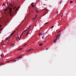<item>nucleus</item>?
I'll list each match as a JSON object with an SVG mask.
<instances>
[{"mask_svg": "<svg viewBox=\"0 0 76 76\" xmlns=\"http://www.w3.org/2000/svg\"><path fill=\"white\" fill-rule=\"evenodd\" d=\"M62 15H62L61 16L62 17Z\"/></svg>", "mask_w": 76, "mask_h": 76, "instance_id": "4d7b16f0", "label": "nucleus"}, {"mask_svg": "<svg viewBox=\"0 0 76 76\" xmlns=\"http://www.w3.org/2000/svg\"><path fill=\"white\" fill-rule=\"evenodd\" d=\"M30 51V49H29L28 50V52H29Z\"/></svg>", "mask_w": 76, "mask_h": 76, "instance_id": "a878e982", "label": "nucleus"}, {"mask_svg": "<svg viewBox=\"0 0 76 76\" xmlns=\"http://www.w3.org/2000/svg\"><path fill=\"white\" fill-rule=\"evenodd\" d=\"M43 5H45V4H44Z\"/></svg>", "mask_w": 76, "mask_h": 76, "instance_id": "8fccbe9b", "label": "nucleus"}, {"mask_svg": "<svg viewBox=\"0 0 76 76\" xmlns=\"http://www.w3.org/2000/svg\"><path fill=\"white\" fill-rule=\"evenodd\" d=\"M18 59V58H15V59Z\"/></svg>", "mask_w": 76, "mask_h": 76, "instance_id": "3c124183", "label": "nucleus"}, {"mask_svg": "<svg viewBox=\"0 0 76 76\" xmlns=\"http://www.w3.org/2000/svg\"><path fill=\"white\" fill-rule=\"evenodd\" d=\"M9 12H10L9 14L10 15V16H11L13 15V14H11V13L12 12V8L11 7H9Z\"/></svg>", "mask_w": 76, "mask_h": 76, "instance_id": "f257e3e1", "label": "nucleus"}, {"mask_svg": "<svg viewBox=\"0 0 76 76\" xmlns=\"http://www.w3.org/2000/svg\"><path fill=\"white\" fill-rule=\"evenodd\" d=\"M36 19V18H33L32 20H35Z\"/></svg>", "mask_w": 76, "mask_h": 76, "instance_id": "2eb2a0df", "label": "nucleus"}, {"mask_svg": "<svg viewBox=\"0 0 76 76\" xmlns=\"http://www.w3.org/2000/svg\"><path fill=\"white\" fill-rule=\"evenodd\" d=\"M7 43H9V42H7Z\"/></svg>", "mask_w": 76, "mask_h": 76, "instance_id": "5fc2aeb1", "label": "nucleus"}, {"mask_svg": "<svg viewBox=\"0 0 76 76\" xmlns=\"http://www.w3.org/2000/svg\"><path fill=\"white\" fill-rule=\"evenodd\" d=\"M36 12H37V13H38V12L37 11V10H36Z\"/></svg>", "mask_w": 76, "mask_h": 76, "instance_id": "cd10ccee", "label": "nucleus"}, {"mask_svg": "<svg viewBox=\"0 0 76 76\" xmlns=\"http://www.w3.org/2000/svg\"><path fill=\"white\" fill-rule=\"evenodd\" d=\"M16 32V31H15L14 32H13V33H15Z\"/></svg>", "mask_w": 76, "mask_h": 76, "instance_id": "e433bc0d", "label": "nucleus"}, {"mask_svg": "<svg viewBox=\"0 0 76 76\" xmlns=\"http://www.w3.org/2000/svg\"><path fill=\"white\" fill-rule=\"evenodd\" d=\"M34 7V5H32V7Z\"/></svg>", "mask_w": 76, "mask_h": 76, "instance_id": "473e14b6", "label": "nucleus"}, {"mask_svg": "<svg viewBox=\"0 0 76 76\" xmlns=\"http://www.w3.org/2000/svg\"><path fill=\"white\" fill-rule=\"evenodd\" d=\"M45 9H46V10H47V11H48V9H47L46 8H45Z\"/></svg>", "mask_w": 76, "mask_h": 76, "instance_id": "c9c22d12", "label": "nucleus"}, {"mask_svg": "<svg viewBox=\"0 0 76 76\" xmlns=\"http://www.w3.org/2000/svg\"><path fill=\"white\" fill-rule=\"evenodd\" d=\"M3 64H4L3 63H1V62L0 63V65H3Z\"/></svg>", "mask_w": 76, "mask_h": 76, "instance_id": "6e6552de", "label": "nucleus"}, {"mask_svg": "<svg viewBox=\"0 0 76 76\" xmlns=\"http://www.w3.org/2000/svg\"><path fill=\"white\" fill-rule=\"evenodd\" d=\"M15 61V60H13V61Z\"/></svg>", "mask_w": 76, "mask_h": 76, "instance_id": "79ce46f5", "label": "nucleus"}, {"mask_svg": "<svg viewBox=\"0 0 76 76\" xmlns=\"http://www.w3.org/2000/svg\"><path fill=\"white\" fill-rule=\"evenodd\" d=\"M22 56H20L19 57V58H22Z\"/></svg>", "mask_w": 76, "mask_h": 76, "instance_id": "f8f14e48", "label": "nucleus"}, {"mask_svg": "<svg viewBox=\"0 0 76 76\" xmlns=\"http://www.w3.org/2000/svg\"><path fill=\"white\" fill-rule=\"evenodd\" d=\"M73 2V1H71L70 2V3L72 4Z\"/></svg>", "mask_w": 76, "mask_h": 76, "instance_id": "f3484780", "label": "nucleus"}, {"mask_svg": "<svg viewBox=\"0 0 76 76\" xmlns=\"http://www.w3.org/2000/svg\"><path fill=\"white\" fill-rule=\"evenodd\" d=\"M48 48H47V49H46V50H48Z\"/></svg>", "mask_w": 76, "mask_h": 76, "instance_id": "49530a36", "label": "nucleus"}, {"mask_svg": "<svg viewBox=\"0 0 76 76\" xmlns=\"http://www.w3.org/2000/svg\"><path fill=\"white\" fill-rule=\"evenodd\" d=\"M27 45V44H26L24 46H25L26 45Z\"/></svg>", "mask_w": 76, "mask_h": 76, "instance_id": "a19ab883", "label": "nucleus"}, {"mask_svg": "<svg viewBox=\"0 0 76 76\" xmlns=\"http://www.w3.org/2000/svg\"><path fill=\"white\" fill-rule=\"evenodd\" d=\"M18 60H15V62H16V61H18Z\"/></svg>", "mask_w": 76, "mask_h": 76, "instance_id": "412c9836", "label": "nucleus"}, {"mask_svg": "<svg viewBox=\"0 0 76 76\" xmlns=\"http://www.w3.org/2000/svg\"><path fill=\"white\" fill-rule=\"evenodd\" d=\"M16 6L14 8H13V9L14 10L15 9V8H16Z\"/></svg>", "mask_w": 76, "mask_h": 76, "instance_id": "b1692460", "label": "nucleus"}, {"mask_svg": "<svg viewBox=\"0 0 76 76\" xmlns=\"http://www.w3.org/2000/svg\"><path fill=\"white\" fill-rule=\"evenodd\" d=\"M31 26V25L29 26V28H30Z\"/></svg>", "mask_w": 76, "mask_h": 76, "instance_id": "4c0bfd02", "label": "nucleus"}, {"mask_svg": "<svg viewBox=\"0 0 76 76\" xmlns=\"http://www.w3.org/2000/svg\"><path fill=\"white\" fill-rule=\"evenodd\" d=\"M14 34V33H12L11 34H10V36H12L13 34Z\"/></svg>", "mask_w": 76, "mask_h": 76, "instance_id": "0eeeda50", "label": "nucleus"}, {"mask_svg": "<svg viewBox=\"0 0 76 76\" xmlns=\"http://www.w3.org/2000/svg\"><path fill=\"white\" fill-rule=\"evenodd\" d=\"M5 5V4H3V6H4Z\"/></svg>", "mask_w": 76, "mask_h": 76, "instance_id": "2f4dec72", "label": "nucleus"}, {"mask_svg": "<svg viewBox=\"0 0 76 76\" xmlns=\"http://www.w3.org/2000/svg\"><path fill=\"white\" fill-rule=\"evenodd\" d=\"M14 43H13V44H12V45H14Z\"/></svg>", "mask_w": 76, "mask_h": 76, "instance_id": "37998d69", "label": "nucleus"}, {"mask_svg": "<svg viewBox=\"0 0 76 76\" xmlns=\"http://www.w3.org/2000/svg\"><path fill=\"white\" fill-rule=\"evenodd\" d=\"M3 29V28H1V29H0V31H1V30H2Z\"/></svg>", "mask_w": 76, "mask_h": 76, "instance_id": "6ab92c4d", "label": "nucleus"}, {"mask_svg": "<svg viewBox=\"0 0 76 76\" xmlns=\"http://www.w3.org/2000/svg\"><path fill=\"white\" fill-rule=\"evenodd\" d=\"M19 40H20V38H19Z\"/></svg>", "mask_w": 76, "mask_h": 76, "instance_id": "09e8293b", "label": "nucleus"}, {"mask_svg": "<svg viewBox=\"0 0 76 76\" xmlns=\"http://www.w3.org/2000/svg\"><path fill=\"white\" fill-rule=\"evenodd\" d=\"M44 38V36H42V39H43Z\"/></svg>", "mask_w": 76, "mask_h": 76, "instance_id": "58836bf2", "label": "nucleus"}, {"mask_svg": "<svg viewBox=\"0 0 76 76\" xmlns=\"http://www.w3.org/2000/svg\"><path fill=\"white\" fill-rule=\"evenodd\" d=\"M57 13H58V12H57Z\"/></svg>", "mask_w": 76, "mask_h": 76, "instance_id": "13d9d810", "label": "nucleus"}, {"mask_svg": "<svg viewBox=\"0 0 76 76\" xmlns=\"http://www.w3.org/2000/svg\"><path fill=\"white\" fill-rule=\"evenodd\" d=\"M1 57L3 58V57H4V55H1Z\"/></svg>", "mask_w": 76, "mask_h": 76, "instance_id": "9b49d317", "label": "nucleus"}, {"mask_svg": "<svg viewBox=\"0 0 76 76\" xmlns=\"http://www.w3.org/2000/svg\"><path fill=\"white\" fill-rule=\"evenodd\" d=\"M11 46H12V47H13L14 46V45L13 46V45H11Z\"/></svg>", "mask_w": 76, "mask_h": 76, "instance_id": "72a5a7b5", "label": "nucleus"}, {"mask_svg": "<svg viewBox=\"0 0 76 76\" xmlns=\"http://www.w3.org/2000/svg\"><path fill=\"white\" fill-rule=\"evenodd\" d=\"M19 8V7H18L15 10V12H16V11H18V8Z\"/></svg>", "mask_w": 76, "mask_h": 76, "instance_id": "39448f33", "label": "nucleus"}, {"mask_svg": "<svg viewBox=\"0 0 76 76\" xmlns=\"http://www.w3.org/2000/svg\"><path fill=\"white\" fill-rule=\"evenodd\" d=\"M57 13H58V12H57Z\"/></svg>", "mask_w": 76, "mask_h": 76, "instance_id": "bf43d9fd", "label": "nucleus"}, {"mask_svg": "<svg viewBox=\"0 0 76 76\" xmlns=\"http://www.w3.org/2000/svg\"><path fill=\"white\" fill-rule=\"evenodd\" d=\"M27 30V29H26V30H24L23 32V33H24V32H26V31Z\"/></svg>", "mask_w": 76, "mask_h": 76, "instance_id": "1a4fd4ad", "label": "nucleus"}, {"mask_svg": "<svg viewBox=\"0 0 76 76\" xmlns=\"http://www.w3.org/2000/svg\"><path fill=\"white\" fill-rule=\"evenodd\" d=\"M48 22L46 23H45V25H47V24H48Z\"/></svg>", "mask_w": 76, "mask_h": 76, "instance_id": "a211bd4d", "label": "nucleus"}, {"mask_svg": "<svg viewBox=\"0 0 76 76\" xmlns=\"http://www.w3.org/2000/svg\"><path fill=\"white\" fill-rule=\"evenodd\" d=\"M2 25H0V28H1V27H2Z\"/></svg>", "mask_w": 76, "mask_h": 76, "instance_id": "c85d7f7f", "label": "nucleus"}, {"mask_svg": "<svg viewBox=\"0 0 76 76\" xmlns=\"http://www.w3.org/2000/svg\"><path fill=\"white\" fill-rule=\"evenodd\" d=\"M60 34H59V35H58V37H57L56 38V40H54V42L55 43H56V41L57 39H58V38H59L60 37Z\"/></svg>", "mask_w": 76, "mask_h": 76, "instance_id": "f03ea898", "label": "nucleus"}, {"mask_svg": "<svg viewBox=\"0 0 76 76\" xmlns=\"http://www.w3.org/2000/svg\"><path fill=\"white\" fill-rule=\"evenodd\" d=\"M30 28H29V27H28V31L29 30Z\"/></svg>", "mask_w": 76, "mask_h": 76, "instance_id": "c756f323", "label": "nucleus"}, {"mask_svg": "<svg viewBox=\"0 0 76 76\" xmlns=\"http://www.w3.org/2000/svg\"><path fill=\"white\" fill-rule=\"evenodd\" d=\"M18 38L19 39V38H20V37H18Z\"/></svg>", "mask_w": 76, "mask_h": 76, "instance_id": "a18cd8bd", "label": "nucleus"}, {"mask_svg": "<svg viewBox=\"0 0 76 76\" xmlns=\"http://www.w3.org/2000/svg\"><path fill=\"white\" fill-rule=\"evenodd\" d=\"M54 27V26H51V27H50V29H51L52 28Z\"/></svg>", "mask_w": 76, "mask_h": 76, "instance_id": "aec40b11", "label": "nucleus"}, {"mask_svg": "<svg viewBox=\"0 0 76 76\" xmlns=\"http://www.w3.org/2000/svg\"><path fill=\"white\" fill-rule=\"evenodd\" d=\"M34 3V2L32 3L31 4V5H32Z\"/></svg>", "mask_w": 76, "mask_h": 76, "instance_id": "bb28decb", "label": "nucleus"}, {"mask_svg": "<svg viewBox=\"0 0 76 76\" xmlns=\"http://www.w3.org/2000/svg\"><path fill=\"white\" fill-rule=\"evenodd\" d=\"M18 29H17V31H18Z\"/></svg>", "mask_w": 76, "mask_h": 76, "instance_id": "864d4df0", "label": "nucleus"}, {"mask_svg": "<svg viewBox=\"0 0 76 76\" xmlns=\"http://www.w3.org/2000/svg\"><path fill=\"white\" fill-rule=\"evenodd\" d=\"M46 32L45 33V34H43V36H45L46 35Z\"/></svg>", "mask_w": 76, "mask_h": 76, "instance_id": "9d476101", "label": "nucleus"}, {"mask_svg": "<svg viewBox=\"0 0 76 76\" xmlns=\"http://www.w3.org/2000/svg\"><path fill=\"white\" fill-rule=\"evenodd\" d=\"M10 6L11 7H12V5L11 4H10L9 5L8 7H10Z\"/></svg>", "mask_w": 76, "mask_h": 76, "instance_id": "20e7f679", "label": "nucleus"}, {"mask_svg": "<svg viewBox=\"0 0 76 76\" xmlns=\"http://www.w3.org/2000/svg\"><path fill=\"white\" fill-rule=\"evenodd\" d=\"M38 35H39V36H40V35H42V34L41 33H39Z\"/></svg>", "mask_w": 76, "mask_h": 76, "instance_id": "423d86ee", "label": "nucleus"}, {"mask_svg": "<svg viewBox=\"0 0 76 76\" xmlns=\"http://www.w3.org/2000/svg\"><path fill=\"white\" fill-rule=\"evenodd\" d=\"M28 32H27V34H26V36L28 35Z\"/></svg>", "mask_w": 76, "mask_h": 76, "instance_id": "ddd939ff", "label": "nucleus"}, {"mask_svg": "<svg viewBox=\"0 0 76 76\" xmlns=\"http://www.w3.org/2000/svg\"><path fill=\"white\" fill-rule=\"evenodd\" d=\"M23 32L22 34H21L20 35V37H21L22 35H23Z\"/></svg>", "mask_w": 76, "mask_h": 76, "instance_id": "dca6fc26", "label": "nucleus"}, {"mask_svg": "<svg viewBox=\"0 0 76 76\" xmlns=\"http://www.w3.org/2000/svg\"><path fill=\"white\" fill-rule=\"evenodd\" d=\"M43 45V44L42 43V44H39V46H41V45Z\"/></svg>", "mask_w": 76, "mask_h": 76, "instance_id": "4468645a", "label": "nucleus"}, {"mask_svg": "<svg viewBox=\"0 0 76 76\" xmlns=\"http://www.w3.org/2000/svg\"><path fill=\"white\" fill-rule=\"evenodd\" d=\"M12 61V60H10V61H7V62L9 63V62L10 61Z\"/></svg>", "mask_w": 76, "mask_h": 76, "instance_id": "5701e85b", "label": "nucleus"}, {"mask_svg": "<svg viewBox=\"0 0 76 76\" xmlns=\"http://www.w3.org/2000/svg\"><path fill=\"white\" fill-rule=\"evenodd\" d=\"M57 13H58V12H57Z\"/></svg>", "mask_w": 76, "mask_h": 76, "instance_id": "052dcab7", "label": "nucleus"}, {"mask_svg": "<svg viewBox=\"0 0 76 76\" xmlns=\"http://www.w3.org/2000/svg\"><path fill=\"white\" fill-rule=\"evenodd\" d=\"M8 20V19H7V20Z\"/></svg>", "mask_w": 76, "mask_h": 76, "instance_id": "6e6d98bb", "label": "nucleus"}, {"mask_svg": "<svg viewBox=\"0 0 76 76\" xmlns=\"http://www.w3.org/2000/svg\"><path fill=\"white\" fill-rule=\"evenodd\" d=\"M7 4H8V2H7Z\"/></svg>", "mask_w": 76, "mask_h": 76, "instance_id": "603ef678", "label": "nucleus"}, {"mask_svg": "<svg viewBox=\"0 0 76 76\" xmlns=\"http://www.w3.org/2000/svg\"><path fill=\"white\" fill-rule=\"evenodd\" d=\"M62 2V1H61L60 2V4H61V2Z\"/></svg>", "mask_w": 76, "mask_h": 76, "instance_id": "f704fd0d", "label": "nucleus"}, {"mask_svg": "<svg viewBox=\"0 0 76 76\" xmlns=\"http://www.w3.org/2000/svg\"><path fill=\"white\" fill-rule=\"evenodd\" d=\"M34 50V49H29V50Z\"/></svg>", "mask_w": 76, "mask_h": 76, "instance_id": "ea45409f", "label": "nucleus"}, {"mask_svg": "<svg viewBox=\"0 0 76 76\" xmlns=\"http://www.w3.org/2000/svg\"><path fill=\"white\" fill-rule=\"evenodd\" d=\"M9 6L8 7H7V8H6L5 10H4V11H5V13L9 9Z\"/></svg>", "mask_w": 76, "mask_h": 76, "instance_id": "7ed1b4c3", "label": "nucleus"}, {"mask_svg": "<svg viewBox=\"0 0 76 76\" xmlns=\"http://www.w3.org/2000/svg\"><path fill=\"white\" fill-rule=\"evenodd\" d=\"M60 32V31H59L58 32V33H59Z\"/></svg>", "mask_w": 76, "mask_h": 76, "instance_id": "7c9ffc66", "label": "nucleus"}, {"mask_svg": "<svg viewBox=\"0 0 76 76\" xmlns=\"http://www.w3.org/2000/svg\"><path fill=\"white\" fill-rule=\"evenodd\" d=\"M22 49V48H21L20 49H19L18 50H21Z\"/></svg>", "mask_w": 76, "mask_h": 76, "instance_id": "4be33fe9", "label": "nucleus"}, {"mask_svg": "<svg viewBox=\"0 0 76 76\" xmlns=\"http://www.w3.org/2000/svg\"><path fill=\"white\" fill-rule=\"evenodd\" d=\"M20 39H21V36H20Z\"/></svg>", "mask_w": 76, "mask_h": 76, "instance_id": "de8ad7c7", "label": "nucleus"}, {"mask_svg": "<svg viewBox=\"0 0 76 76\" xmlns=\"http://www.w3.org/2000/svg\"><path fill=\"white\" fill-rule=\"evenodd\" d=\"M37 18V15H36V17L35 18Z\"/></svg>", "mask_w": 76, "mask_h": 76, "instance_id": "393cba45", "label": "nucleus"}, {"mask_svg": "<svg viewBox=\"0 0 76 76\" xmlns=\"http://www.w3.org/2000/svg\"><path fill=\"white\" fill-rule=\"evenodd\" d=\"M45 15H46V13H45Z\"/></svg>", "mask_w": 76, "mask_h": 76, "instance_id": "c03bdc74", "label": "nucleus"}]
</instances>
